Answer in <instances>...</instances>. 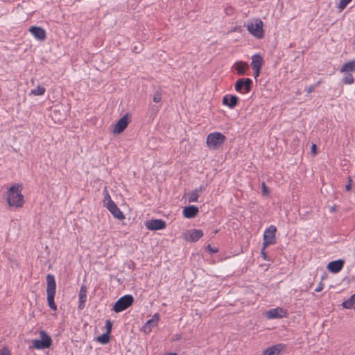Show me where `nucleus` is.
<instances>
[{"label":"nucleus","instance_id":"obj_28","mask_svg":"<svg viewBox=\"0 0 355 355\" xmlns=\"http://www.w3.org/2000/svg\"><path fill=\"white\" fill-rule=\"evenodd\" d=\"M153 100L156 103L161 102V101H162V92H161L160 90H157L154 93Z\"/></svg>","mask_w":355,"mask_h":355},{"label":"nucleus","instance_id":"obj_39","mask_svg":"<svg viewBox=\"0 0 355 355\" xmlns=\"http://www.w3.org/2000/svg\"><path fill=\"white\" fill-rule=\"evenodd\" d=\"M206 189H207V185H201L199 187L196 188L195 190L198 191V193H199V192L205 191L206 190Z\"/></svg>","mask_w":355,"mask_h":355},{"label":"nucleus","instance_id":"obj_45","mask_svg":"<svg viewBox=\"0 0 355 355\" xmlns=\"http://www.w3.org/2000/svg\"><path fill=\"white\" fill-rule=\"evenodd\" d=\"M128 268L130 269L134 270L135 268V263L133 261H131L130 264L129 265Z\"/></svg>","mask_w":355,"mask_h":355},{"label":"nucleus","instance_id":"obj_3","mask_svg":"<svg viewBox=\"0 0 355 355\" xmlns=\"http://www.w3.org/2000/svg\"><path fill=\"white\" fill-rule=\"evenodd\" d=\"M225 140L226 137L224 135L215 132L208 135L206 143L210 149L216 150L224 144Z\"/></svg>","mask_w":355,"mask_h":355},{"label":"nucleus","instance_id":"obj_5","mask_svg":"<svg viewBox=\"0 0 355 355\" xmlns=\"http://www.w3.org/2000/svg\"><path fill=\"white\" fill-rule=\"evenodd\" d=\"M134 302V297L131 295H125L120 297L114 304L112 310L119 313L129 308Z\"/></svg>","mask_w":355,"mask_h":355},{"label":"nucleus","instance_id":"obj_24","mask_svg":"<svg viewBox=\"0 0 355 355\" xmlns=\"http://www.w3.org/2000/svg\"><path fill=\"white\" fill-rule=\"evenodd\" d=\"M345 73V76L342 78L341 81L343 84L345 85H352L354 83V76L352 74V72H343Z\"/></svg>","mask_w":355,"mask_h":355},{"label":"nucleus","instance_id":"obj_32","mask_svg":"<svg viewBox=\"0 0 355 355\" xmlns=\"http://www.w3.org/2000/svg\"><path fill=\"white\" fill-rule=\"evenodd\" d=\"M87 288L86 285L83 284L80 287L78 296L87 297Z\"/></svg>","mask_w":355,"mask_h":355},{"label":"nucleus","instance_id":"obj_4","mask_svg":"<svg viewBox=\"0 0 355 355\" xmlns=\"http://www.w3.org/2000/svg\"><path fill=\"white\" fill-rule=\"evenodd\" d=\"M40 340H33V345L31 347L37 349H44L47 348H50L52 345V339L50 336H49L46 331L42 330L40 331Z\"/></svg>","mask_w":355,"mask_h":355},{"label":"nucleus","instance_id":"obj_14","mask_svg":"<svg viewBox=\"0 0 355 355\" xmlns=\"http://www.w3.org/2000/svg\"><path fill=\"white\" fill-rule=\"evenodd\" d=\"M29 32L38 40L44 41L46 37V31L40 26H33L29 28Z\"/></svg>","mask_w":355,"mask_h":355},{"label":"nucleus","instance_id":"obj_41","mask_svg":"<svg viewBox=\"0 0 355 355\" xmlns=\"http://www.w3.org/2000/svg\"><path fill=\"white\" fill-rule=\"evenodd\" d=\"M181 339V335L177 334H175L173 336V338H172V340L173 341H178V340H180Z\"/></svg>","mask_w":355,"mask_h":355},{"label":"nucleus","instance_id":"obj_18","mask_svg":"<svg viewBox=\"0 0 355 355\" xmlns=\"http://www.w3.org/2000/svg\"><path fill=\"white\" fill-rule=\"evenodd\" d=\"M202 236V230L193 229L188 231L185 237L187 240L191 242H196L198 241Z\"/></svg>","mask_w":355,"mask_h":355},{"label":"nucleus","instance_id":"obj_26","mask_svg":"<svg viewBox=\"0 0 355 355\" xmlns=\"http://www.w3.org/2000/svg\"><path fill=\"white\" fill-rule=\"evenodd\" d=\"M46 91L44 87L38 85L36 88L31 90V94L35 96L43 95Z\"/></svg>","mask_w":355,"mask_h":355},{"label":"nucleus","instance_id":"obj_29","mask_svg":"<svg viewBox=\"0 0 355 355\" xmlns=\"http://www.w3.org/2000/svg\"><path fill=\"white\" fill-rule=\"evenodd\" d=\"M104 192L105 193V196H104V200H103V202H104L105 205H109L110 202H114L112 200V198L106 189L104 190Z\"/></svg>","mask_w":355,"mask_h":355},{"label":"nucleus","instance_id":"obj_17","mask_svg":"<svg viewBox=\"0 0 355 355\" xmlns=\"http://www.w3.org/2000/svg\"><path fill=\"white\" fill-rule=\"evenodd\" d=\"M286 314V311L281 308L277 307L275 309H272L268 310L266 315L269 319H275V318H282Z\"/></svg>","mask_w":355,"mask_h":355},{"label":"nucleus","instance_id":"obj_33","mask_svg":"<svg viewBox=\"0 0 355 355\" xmlns=\"http://www.w3.org/2000/svg\"><path fill=\"white\" fill-rule=\"evenodd\" d=\"M320 85V82L318 81L315 85H310L309 87H306L305 89V91L308 93V94H311L312 92H314L315 90V88L318 86Z\"/></svg>","mask_w":355,"mask_h":355},{"label":"nucleus","instance_id":"obj_46","mask_svg":"<svg viewBox=\"0 0 355 355\" xmlns=\"http://www.w3.org/2000/svg\"><path fill=\"white\" fill-rule=\"evenodd\" d=\"M208 248H209V249L211 252H218V250H217V249H214H214H211V247H210V245H208Z\"/></svg>","mask_w":355,"mask_h":355},{"label":"nucleus","instance_id":"obj_19","mask_svg":"<svg viewBox=\"0 0 355 355\" xmlns=\"http://www.w3.org/2000/svg\"><path fill=\"white\" fill-rule=\"evenodd\" d=\"M159 320V313H155L153 315L152 318L149 319L144 326V330L146 333H149L151 331L152 329L157 325L158 322Z\"/></svg>","mask_w":355,"mask_h":355},{"label":"nucleus","instance_id":"obj_2","mask_svg":"<svg viewBox=\"0 0 355 355\" xmlns=\"http://www.w3.org/2000/svg\"><path fill=\"white\" fill-rule=\"evenodd\" d=\"M46 294H47V303L51 310H57V305L55 303L54 299L56 291V283L53 275L48 274L46 275Z\"/></svg>","mask_w":355,"mask_h":355},{"label":"nucleus","instance_id":"obj_20","mask_svg":"<svg viewBox=\"0 0 355 355\" xmlns=\"http://www.w3.org/2000/svg\"><path fill=\"white\" fill-rule=\"evenodd\" d=\"M199 212V209L194 205H189L183 209L182 214L186 218H193Z\"/></svg>","mask_w":355,"mask_h":355},{"label":"nucleus","instance_id":"obj_40","mask_svg":"<svg viewBox=\"0 0 355 355\" xmlns=\"http://www.w3.org/2000/svg\"><path fill=\"white\" fill-rule=\"evenodd\" d=\"M324 284L320 282L319 285L315 288V292H320L323 289Z\"/></svg>","mask_w":355,"mask_h":355},{"label":"nucleus","instance_id":"obj_13","mask_svg":"<svg viewBox=\"0 0 355 355\" xmlns=\"http://www.w3.org/2000/svg\"><path fill=\"white\" fill-rule=\"evenodd\" d=\"M239 102V98L235 95L226 94L223 96L222 103L230 109L234 108Z\"/></svg>","mask_w":355,"mask_h":355},{"label":"nucleus","instance_id":"obj_27","mask_svg":"<svg viewBox=\"0 0 355 355\" xmlns=\"http://www.w3.org/2000/svg\"><path fill=\"white\" fill-rule=\"evenodd\" d=\"M199 194L198 191L195 189L189 194V202H197L198 200Z\"/></svg>","mask_w":355,"mask_h":355},{"label":"nucleus","instance_id":"obj_38","mask_svg":"<svg viewBox=\"0 0 355 355\" xmlns=\"http://www.w3.org/2000/svg\"><path fill=\"white\" fill-rule=\"evenodd\" d=\"M262 191L265 195H268L269 193V189L264 182L262 183Z\"/></svg>","mask_w":355,"mask_h":355},{"label":"nucleus","instance_id":"obj_23","mask_svg":"<svg viewBox=\"0 0 355 355\" xmlns=\"http://www.w3.org/2000/svg\"><path fill=\"white\" fill-rule=\"evenodd\" d=\"M345 309H355V293L342 304Z\"/></svg>","mask_w":355,"mask_h":355},{"label":"nucleus","instance_id":"obj_42","mask_svg":"<svg viewBox=\"0 0 355 355\" xmlns=\"http://www.w3.org/2000/svg\"><path fill=\"white\" fill-rule=\"evenodd\" d=\"M311 151L313 154H316L317 152V146L315 144H313L311 146Z\"/></svg>","mask_w":355,"mask_h":355},{"label":"nucleus","instance_id":"obj_7","mask_svg":"<svg viewBox=\"0 0 355 355\" xmlns=\"http://www.w3.org/2000/svg\"><path fill=\"white\" fill-rule=\"evenodd\" d=\"M276 232L277 227L275 225H270L265 230L263 242V248H266L268 245L276 243Z\"/></svg>","mask_w":355,"mask_h":355},{"label":"nucleus","instance_id":"obj_25","mask_svg":"<svg viewBox=\"0 0 355 355\" xmlns=\"http://www.w3.org/2000/svg\"><path fill=\"white\" fill-rule=\"evenodd\" d=\"M97 341L101 343V344H107L110 341V334L105 332L102 335L97 337Z\"/></svg>","mask_w":355,"mask_h":355},{"label":"nucleus","instance_id":"obj_34","mask_svg":"<svg viewBox=\"0 0 355 355\" xmlns=\"http://www.w3.org/2000/svg\"><path fill=\"white\" fill-rule=\"evenodd\" d=\"M105 328H106V332L107 334H110V333L112 331V322L110 320H106Z\"/></svg>","mask_w":355,"mask_h":355},{"label":"nucleus","instance_id":"obj_37","mask_svg":"<svg viewBox=\"0 0 355 355\" xmlns=\"http://www.w3.org/2000/svg\"><path fill=\"white\" fill-rule=\"evenodd\" d=\"M352 179L351 177L348 178V183L345 185L346 191H349L352 189Z\"/></svg>","mask_w":355,"mask_h":355},{"label":"nucleus","instance_id":"obj_16","mask_svg":"<svg viewBox=\"0 0 355 355\" xmlns=\"http://www.w3.org/2000/svg\"><path fill=\"white\" fill-rule=\"evenodd\" d=\"M344 264H345L344 260L338 259V260L330 261L328 263L327 268L331 272L338 273L343 269Z\"/></svg>","mask_w":355,"mask_h":355},{"label":"nucleus","instance_id":"obj_35","mask_svg":"<svg viewBox=\"0 0 355 355\" xmlns=\"http://www.w3.org/2000/svg\"><path fill=\"white\" fill-rule=\"evenodd\" d=\"M0 355H11L10 351L7 347H3L0 350Z\"/></svg>","mask_w":355,"mask_h":355},{"label":"nucleus","instance_id":"obj_36","mask_svg":"<svg viewBox=\"0 0 355 355\" xmlns=\"http://www.w3.org/2000/svg\"><path fill=\"white\" fill-rule=\"evenodd\" d=\"M261 254L262 258L264 260H269V259L268 257L267 252L266 251V248H263V245H262V248H261Z\"/></svg>","mask_w":355,"mask_h":355},{"label":"nucleus","instance_id":"obj_1","mask_svg":"<svg viewBox=\"0 0 355 355\" xmlns=\"http://www.w3.org/2000/svg\"><path fill=\"white\" fill-rule=\"evenodd\" d=\"M22 185L15 184L7 192V201L10 207L20 208L24 205V196L21 193Z\"/></svg>","mask_w":355,"mask_h":355},{"label":"nucleus","instance_id":"obj_44","mask_svg":"<svg viewBox=\"0 0 355 355\" xmlns=\"http://www.w3.org/2000/svg\"><path fill=\"white\" fill-rule=\"evenodd\" d=\"M78 309L80 310H82L85 306V302H83V303H81V302H78Z\"/></svg>","mask_w":355,"mask_h":355},{"label":"nucleus","instance_id":"obj_11","mask_svg":"<svg viewBox=\"0 0 355 355\" xmlns=\"http://www.w3.org/2000/svg\"><path fill=\"white\" fill-rule=\"evenodd\" d=\"M146 227L150 230H159L166 227V223L162 219H152L146 221Z\"/></svg>","mask_w":355,"mask_h":355},{"label":"nucleus","instance_id":"obj_15","mask_svg":"<svg viewBox=\"0 0 355 355\" xmlns=\"http://www.w3.org/2000/svg\"><path fill=\"white\" fill-rule=\"evenodd\" d=\"M105 207L116 219L123 220L125 218L123 214L114 202H112L109 205H105Z\"/></svg>","mask_w":355,"mask_h":355},{"label":"nucleus","instance_id":"obj_10","mask_svg":"<svg viewBox=\"0 0 355 355\" xmlns=\"http://www.w3.org/2000/svg\"><path fill=\"white\" fill-rule=\"evenodd\" d=\"M128 123V114H125L116 123L113 128V132L114 134H121L127 128Z\"/></svg>","mask_w":355,"mask_h":355},{"label":"nucleus","instance_id":"obj_8","mask_svg":"<svg viewBox=\"0 0 355 355\" xmlns=\"http://www.w3.org/2000/svg\"><path fill=\"white\" fill-rule=\"evenodd\" d=\"M263 21L260 19H257L254 23L248 24L247 29L254 37L261 39L263 37Z\"/></svg>","mask_w":355,"mask_h":355},{"label":"nucleus","instance_id":"obj_43","mask_svg":"<svg viewBox=\"0 0 355 355\" xmlns=\"http://www.w3.org/2000/svg\"><path fill=\"white\" fill-rule=\"evenodd\" d=\"M86 300H87V297L78 296V302H81V303L85 302Z\"/></svg>","mask_w":355,"mask_h":355},{"label":"nucleus","instance_id":"obj_31","mask_svg":"<svg viewBox=\"0 0 355 355\" xmlns=\"http://www.w3.org/2000/svg\"><path fill=\"white\" fill-rule=\"evenodd\" d=\"M352 0H340V3L338 6V8L340 10H344L346 6L352 1Z\"/></svg>","mask_w":355,"mask_h":355},{"label":"nucleus","instance_id":"obj_21","mask_svg":"<svg viewBox=\"0 0 355 355\" xmlns=\"http://www.w3.org/2000/svg\"><path fill=\"white\" fill-rule=\"evenodd\" d=\"M355 71V59L345 62L340 68V72H354Z\"/></svg>","mask_w":355,"mask_h":355},{"label":"nucleus","instance_id":"obj_22","mask_svg":"<svg viewBox=\"0 0 355 355\" xmlns=\"http://www.w3.org/2000/svg\"><path fill=\"white\" fill-rule=\"evenodd\" d=\"M234 66L235 70L236 71L237 74L239 76H243L245 73L246 69L248 67L246 62L242 61L236 62Z\"/></svg>","mask_w":355,"mask_h":355},{"label":"nucleus","instance_id":"obj_6","mask_svg":"<svg viewBox=\"0 0 355 355\" xmlns=\"http://www.w3.org/2000/svg\"><path fill=\"white\" fill-rule=\"evenodd\" d=\"M252 84V80L249 78H239L235 83L234 89L237 92L245 94L251 91Z\"/></svg>","mask_w":355,"mask_h":355},{"label":"nucleus","instance_id":"obj_9","mask_svg":"<svg viewBox=\"0 0 355 355\" xmlns=\"http://www.w3.org/2000/svg\"><path fill=\"white\" fill-rule=\"evenodd\" d=\"M263 64V59L261 55L255 54L252 55L251 66L254 71V75L255 78L259 76Z\"/></svg>","mask_w":355,"mask_h":355},{"label":"nucleus","instance_id":"obj_12","mask_svg":"<svg viewBox=\"0 0 355 355\" xmlns=\"http://www.w3.org/2000/svg\"><path fill=\"white\" fill-rule=\"evenodd\" d=\"M286 347L285 344L279 343L263 350V355H281Z\"/></svg>","mask_w":355,"mask_h":355},{"label":"nucleus","instance_id":"obj_30","mask_svg":"<svg viewBox=\"0 0 355 355\" xmlns=\"http://www.w3.org/2000/svg\"><path fill=\"white\" fill-rule=\"evenodd\" d=\"M159 107L157 105H152L149 109L148 112L150 113V116H155L158 112Z\"/></svg>","mask_w":355,"mask_h":355}]
</instances>
